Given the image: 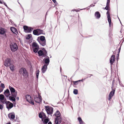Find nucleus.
I'll return each mask as SVG.
<instances>
[{"label": "nucleus", "mask_w": 124, "mask_h": 124, "mask_svg": "<svg viewBox=\"0 0 124 124\" xmlns=\"http://www.w3.org/2000/svg\"><path fill=\"white\" fill-rule=\"evenodd\" d=\"M54 115L56 116L55 118V123L56 124H60L62 121V118L60 116L61 114L60 112L57 110L54 114Z\"/></svg>", "instance_id": "f257e3e1"}, {"label": "nucleus", "mask_w": 124, "mask_h": 124, "mask_svg": "<svg viewBox=\"0 0 124 124\" xmlns=\"http://www.w3.org/2000/svg\"><path fill=\"white\" fill-rule=\"evenodd\" d=\"M45 108L48 115H51L53 114V108L49 106H45Z\"/></svg>", "instance_id": "f03ea898"}, {"label": "nucleus", "mask_w": 124, "mask_h": 124, "mask_svg": "<svg viewBox=\"0 0 124 124\" xmlns=\"http://www.w3.org/2000/svg\"><path fill=\"white\" fill-rule=\"evenodd\" d=\"M20 74H23V75L25 78H27L28 76V73L27 70L23 68H22L19 70Z\"/></svg>", "instance_id": "7ed1b4c3"}, {"label": "nucleus", "mask_w": 124, "mask_h": 124, "mask_svg": "<svg viewBox=\"0 0 124 124\" xmlns=\"http://www.w3.org/2000/svg\"><path fill=\"white\" fill-rule=\"evenodd\" d=\"M40 38V40H38L39 42L42 46H44L46 45V40L44 36H42L38 37V39Z\"/></svg>", "instance_id": "20e7f679"}, {"label": "nucleus", "mask_w": 124, "mask_h": 124, "mask_svg": "<svg viewBox=\"0 0 124 124\" xmlns=\"http://www.w3.org/2000/svg\"><path fill=\"white\" fill-rule=\"evenodd\" d=\"M9 88L10 91L12 96H14L15 97H16L17 92L16 91L15 89L10 86H9Z\"/></svg>", "instance_id": "39448f33"}, {"label": "nucleus", "mask_w": 124, "mask_h": 124, "mask_svg": "<svg viewBox=\"0 0 124 124\" xmlns=\"http://www.w3.org/2000/svg\"><path fill=\"white\" fill-rule=\"evenodd\" d=\"M11 60L9 58H7L4 61V65L6 67L10 66L11 64Z\"/></svg>", "instance_id": "423d86ee"}, {"label": "nucleus", "mask_w": 124, "mask_h": 124, "mask_svg": "<svg viewBox=\"0 0 124 124\" xmlns=\"http://www.w3.org/2000/svg\"><path fill=\"white\" fill-rule=\"evenodd\" d=\"M25 98L27 101L30 103L32 105H34L33 99L30 96L27 95L25 96Z\"/></svg>", "instance_id": "0eeeda50"}, {"label": "nucleus", "mask_w": 124, "mask_h": 124, "mask_svg": "<svg viewBox=\"0 0 124 124\" xmlns=\"http://www.w3.org/2000/svg\"><path fill=\"white\" fill-rule=\"evenodd\" d=\"M10 46L11 50L12 51H16L18 49L17 45L16 43H12L10 44Z\"/></svg>", "instance_id": "6e6552de"}, {"label": "nucleus", "mask_w": 124, "mask_h": 124, "mask_svg": "<svg viewBox=\"0 0 124 124\" xmlns=\"http://www.w3.org/2000/svg\"><path fill=\"white\" fill-rule=\"evenodd\" d=\"M35 101L37 103H41L42 100L41 96L39 94L38 97H35L34 99Z\"/></svg>", "instance_id": "1a4fd4ad"}, {"label": "nucleus", "mask_w": 124, "mask_h": 124, "mask_svg": "<svg viewBox=\"0 0 124 124\" xmlns=\"http://www.w3.org/2000/svg\"><path fill=\"white\" fill-rule=\"evenodd\" d=\"M5 103L6 104V108L8 110L13 106V104L10 102L9 101H6L5 102Z\"/></svg>", "instance_id": "9d476101"}, {"label": "nucleus", "mask_w": 124, "mask_h": 124, "mask_svg": "<svg viewBox=\"0 0 124 124\" xmlns=\"http://www.w3.org/2000/svg\"><path fill=\"white\" fill-rule=\"evenodd\" d=\"M39 56H43L45 57L47 55V52L46 50L44 52L42 50H39L38 52Z\"/></svg>", "instance_id": "9b49d317"}, {"label": "nucleus", "mask_w": 124, "mask_h": 124, "mask_svg": "<svg viewBox=\"0 0 124 124\" xmlns=\"http://www.w3.org/2000/svg\"><path fill=\"white\" fill-rule=\"evenodd\" d=\"M112 91H111L109 93V98L108 99V100L110 101L112 97L113 96L115 91V88L114 89H113L112 88Z\"/></svg>", "instance_id": "f8f14e48"}, {"label": "nucleus", "mask_w": 124, "mask_h": 124, "mask_svg": "<svg viewBox=\"0 0 124 124\" xmlns=\"http://www.w3.org/2000/svg\"><path fill=\"white\" fill-rule=\"evenodd\" d=\"M106 14L107 15L108 20L109 23V27H111V20L109 11H108L107 12Z\"/></svg>", "instance_id": "ddd939ff"}, {"label": "nucleus", "mask_w": 124, "mask_h": 124, "mask_svg": "<svg viewBox=\"0 0 124 124\" xmlns=\"http://www.w3.org/2000/svg\"><path fill=\"white\" fill-rule=\"evenodd\" d=\"M8 116L11 120L14 119L15 117V115L14 113H10L8 114Z\"/></svg>", "instance_id": "4468645a"}, {"label": "nucleus", "mask_w": 124, "mask_h": 124, "mask_svg": "<svg viewBox=\"0 0 124 124\" xmlns=\"http://www.w3.org/2000/svg\"><path fill=\"white\" fill-rule=\"evenodd\" d=\"M115 56L114 55H113L111 56L110 59V62L111 65L113 64V63L115 61Z\"/></svg>", "instance_id": "2eb2a0df"}, {"label": "nucleus", "mask_w": 124, "mask_h": 124, "mask_svg": "<svg viewBox=\"0 0 124 124\" xmlns=\"http://www.w3.org/2000/svg\"><path fill=\"white\" fill-rule=\"evenodd\" d=\"M0 100L3 103H5L6 99L4 98V96L2 94H0Z\"/></svg>", "instance_id": "dca6fc26"}, {"label": "nucleus", "mask_w": 124, "mask_h": 124, "mask_svg": "<svg viewBox=\"0 0 124 124\" xmlns=\"http://www.w3.org/2000/svg\"><path fill=\"white\" fill-rule=\"evenodd\" d=\"M23 29L24 30L28 32H30L32 31L31 27H28L26 26H24Z\"/></svg>", "instance_id": "f3484780"}, {"label": "nucleus", "mask_w": 124, "mask_h": 124, "mask_svg": "<svg viewBox=\"0 0 124 124\" xmlns=\"http://www.w3.org/2000/svg\"><path fill=\"white\" fill-rule=\"evenodd\" d=\"M47 58H44L43 60V61H44L45 63V64L44 65H46V66H48L50 62L49 57L48 56H47Z\"/></svg>", "instance_id": "a211bd4d"}, {"label": "nucleus", "mask_w": 124, "mask_h": 124, "mask_svg": "<svg viewBox=\"0 0 124 124\" xmlns=\"http://www.w3.org/2000/svg\"><path fill=\"white\" fill-rule=\"evenodd\" d=\"M39 118H42L43 117L45 118L46 117L45 114L43 112L40 113L39 114Z\"/></svg>", "instance_id": "6ab92c4d"}, {"label": "nucleus", "mask_w": 124, "mask_h": 124, "mask_svg": "<svg viewBox=\"0 0 124 124\" xmlns=\"http://www.w3.org/2000/svg\"><path fill=\"white\" fill-rule=\"evenodd\" d=\"M4 94L7 97H8L10 95L9 90L7 89L5 91Z\"/></svg>", "instance_id": "aec40b11"}, {"label": "nucleus", "mask_w": 124, "mask_h": 124, "mask_svg": "<svg viewBox=\"0 0 124 124\" xmlns=\"http://www.w3.org/2000/svg\"><path fill=\"white\" fill-rule=\"evenodd\" d=\"M94 15L97 19L99 18L101 16V14L98 11L96 12L95 13Z\"/></svg>", "instance_id": "412c9836"}, {"label": "nucleus", "mask_w": 124, "mask_h": 124, "mask_svg": "<svg viewBox=\"0 0 124 124\" xmlns=\"http://www.w3.org/2000/svg\"><path fill=\"white\" fill-rule=\"evenodd\" d=\"M47 66L46 65H44L42 68L41 70L43 73H44L46 70Z\"/></svg>", "instance_id": "4be33fe9"}, {"label": "nucleus", "mask_w": 124, "mask_h": 124, "mask_svg": "<svg viewBox=\"0 0 124 124\" xmlns=\"http://www.w3.org/2000/svg\"><path fill=\"white\" fill-rule=\"evenodd\" d=\"M6 32L4 29L1 27H0V34L4 35Z\"/></svg>", "instance_id": "5701e85b"}, {"label": "nucleus", "mask_w": 124, "mask_h": 124, "mask_svg": "<svg viewBox=\"0 0 124 124\" xmlns=\"http://www.w3.org/2000/svg\"><path fill=\"white\" fill-rule=\"evenodd\" d=\"M32 46L33 48H34V47H39L37 43L36 42H34L32 43Z\"/></svg>", "instance_id": "b1692460"}, {"label": "nucleus", "mask_w": 124, "mask_h": 124, "mask_svg": "<svg viewBox=\"0 0 124 124\" xmlns=\"http://www.w3.org/2000/svg\"><path fill=\"white\" fill-rule=\"evenodd\" d=\"M16 97H15L14 96H11L9 97V99L10 100L14 102L16 100Z\"/></svg>", "instance_id": "393cba45"}, {"label": "nucleus", "mask_w": 124, "mask_h": 124, "mask_svg": "<svg viewBox=\"0 0 124 124\" xmlns=\"http://www.w3.org/2000/svg\"><path fill=\"white\" fill-rule=\"evenodd\" d=\"M33 33L35 35H39V34L38 33V29L34 30L33 31Z\"/></svg>", "instance_id": "a878e982"}, {"label": "nucleus", "mask_w": 124, "mask_h": 124, "mask_svg": "<svg viewBox=\"0 0 124 124\" xmlns=\"http://www.w3.org/2000/svg\"><path fill=\"white\" fill-rule=\"evenodd\" d=\"M49 120L48 118H47L45 119L43 123L44 124H47Z\"/></svg>", "instance_id": "bb28decb"}, {"label": "nucleus", "mask_w": 124, "mask_h": 124, "mask_svg": "<svg viewBox=\"0 0 124 124\" xmlns=\"http://www.w3.org/2000/svg\"><path fill=\"white\" fill-rule=\"evenodd\" d=\"M39 48V47H34V48H33V52L35 53H37V52L38 51Z\"/></svg>", "instance_id": "cd10ccee"}, {"label": "nucleus", "mask_w": 124, "mask_h": 124, "mask_svg": "<svg viewBox=\"0 0 124 124\" xmlns=\"http://www.w3.org/2000/svg\"><path fill=\"white\" fill-rule=\"evenodd\" d=\"M78 119L79 122L80 124H83L84 123V122L82 121V119L80 117H78Z\"/></svg>", "instance_id": "c85d7f7f"}, {"label": "nucleus", "mask_w": 124, "mask_h": 124, "mask_svg": "<svg viewBox=\"0 0 124 124\" xmlns=\"http://www.w3.org/2000/svg\"><path fill=\"white\" fill-rule=\"evenodd\" d=\"M11 31L14 33H15V32H16L17 30L16 28L14 27H12L11 28Z\"/></svg>", "instance_id": "c756f323"}, {"label": "nucleus", "mask_w": 124, "mask_h": 124, "mask_svg": "<svg viewBox=\"0 0 124 124\" xmlns=\"http://www.w3.org/2000/svg\"><path fill=\"white\" fill-rule=\"evenodd\" d=\"M85 79H82L81 80H79L78 81H74L73 82L74 84L75 85H77L78 84V82H79V81H83V80H85Z\"/></svg>", "instance_id": "7c9ffc66"}, {"label": "nucleus", "mask_w": 124, "mask_h": 124, "mask_svg": "<svg viewBox=\"0 0 124 124\" xmlns=\"http://www.w3.org/2000/svg\"><path fill=\"white\" fill-rule=\"evenodd\" d=\"M10 68L11 70L13 71L14 70V65L13 64H11L10 66Z\"/></svg>", "instance_id": "2f4dec72"}, {"label": "nucleus", "mask_w": 124, "mask_h": 124, "mask_svg": "<svg viewBox=\"0 0 124 124\" xmlns=\"http://www.w3.org/2000/svg\"><path fill=\"white\" fill-rule=\"evenodd\" d=\"M38 32L39 34V35L43 33V30L40 29H38Z\"/></svg>", "instance_id": "473e14b6"}, {"label": "nucleus", "mask_w": 124, "mask_h": 124, "mask_svg": "<svg viewBox=\"0 0 124 124\" xmlns=\"http://www.w3.org/2000/svg\"><path fill=\"white\" fill-rule=\"evenodd\" d=\"M73 93L74 94H78V91L77 89H75L74 90Z\"/></svg>", "instance_id": "72a5a7b5"}, {"label": "nucleus", "mask_w": 124, "mask_h": 124, "mask_svg": "<svg viewBox=\"0 0 124 124\" xmlns=\"http://www.w3.org/2000/svg\"><path fill=\"white\" fill-rule=\"evenodd\" d=\"M31 37V34H28L27 35V37L26 38V39H29Z\"/></svg>", "instance_id": "f704fd0d"}, {"label": "nucleus", "mask_w": 124, "mask_h": 124, "mask_svg": "<svg viewBox=\"0 0 124 124\" xmlns=\"http://www.w3.org/2000/svg\"><path fill=\"white\" fill-rule=\"evenodd\" d=\"M0 86L3 89L5 88V85L3 83H1Z\"/></svg>", "instance_id": "c9c22d12"}, {"label": "nucleus", "mask_w": 124, "mask_h": 124, "mask_svg": "<svg viewBox=\"0 0 124 124\" xmlns=\"http://www.w3.org/2000/svg\"><path fill=\"white\" fill-rule=\"evenodd\" d=\"M109 5L107 4L106 7L105 8V9L107 10H108L109 8Z\"/></svg>", "instance_id": "e433bc0d"}, {"label": "nucleus", "mask_w": 124, "mask_h": 124, "mask_svg": "<svg viewBox=\"0 0 124 124\" xmlns=\"http://www.w3.org/2000/svg\"><path fill=\"white\" fill-rule=\"evenodd\" d=\"M3 108V105H2L0 104V109L2 110Z\"/></svg>", "instance_id": "4c0bfd02"}, {"label": "nucleus", "mask_w": 124, "mask_h": 124, "mask_svg": "<svg viewBox=\"0 0 124 124\" xmlns=\"http://www.w3.org/2000/svg\"><path fill=\"white\" fill-rule=\"evenodd\" d=\"M110 2V0H107V4L109 5V3Z\"/></svg>", "instance_id": "58836bf2"}, {"label": "nucleus", "mask_w": 124, "mask_h": 124, "mask_svg": "<svg viewBox=\"0 0 124 124\" xmlns=\"http://www.w3.org/2000/svg\"><path fill=\"white\" fill-rule=\"evenodd\" d=\"M36 72H37V73H36V75H39V70H37L36 71Z\"/></svg>", "instance_id": "ea45409f"}, {"label": "nucleus", "mask_w": 124, "mask_h": 124, "mask_svg": "<svg viewBox=\"0 0 124 124\" xmlns=\"http://www.w3.org/2000/svg\"><path fill=\"white\" fill-rule=\"evenodd\" d=\"M76 11L77 12H78L79 11V10H76L75 9H73L72 10L71 12H72V11Z\"/></svg>", "instance_id": "a19ab883"}, {"label": "nucleus", "mask_w": 124, "mask_h": 124, "mask_svg": "<svg viewBox=\"0 0 124 124\" xmlns=\"http://www.w3.org/2000/svg\"><path fill=\"white\" fill-rule=\"evenodd\" d=\"M52 0L54 3L55 4L56 3H57L56 0Z\"/></svg>", "instance_id": "79ce46f5"}, {"label": "nucleus", "mask_w": 124, "mask_h": 124, "mask_svg": "<svg viewBox=\"0 0 124 124\" xmlns=\"http://www.w3.org/2000/svg\"><path fill=\"white\" fill-rule=\"evenodd\" d=\"M3 2V4H4V5H5V6H6V7H7V5H6V3L4 2Z\"/></svg>", "instance_id": "37998d69"}, {"label": "nucleus", "mask_w": 124, "mask_h": 124, "mask_svg": "<svg viewBox=\"0 0 124 124\" xmlns=\"http://www.w3.org/2000/svg\"><path fill=\"white\" fill-rule=\"evenodd\" d=\"M48 124H52V123L50 121L48 122Z\"/></svg>", "instance_id": "c03bdc74"}, {"label": "nucleus", "mask_w": 124, "mask_h": 124, "mask_svg": "<svg viewBox=\"0 0 124 124\" xmlns=\"http://www.w3.org/2000/svg\"><path fill=\"white\" fill-rule=\"evenodd\" d=\"M0 3L1 4H3V2H2L0 0Z\"/></svg>", "instance_id": "a18cd8bd"}, {"label": "nucleus", "mask_w": 124, "mask_h": 124, "mask_svg": "<svg viewBox=\"0 0 124 124\" xmlns=\"http://www.w3.org/2000/svg\"><path fill=\"white\" fill-rule=\"evenodd\" d=\"M16 99L17 100H19V98L18 97L17 98H16Z\"/></svg>", "instance_id": "49530a36"}, {"label": "nucleus", "mask_w": 124, "mask_h": 124, "mask_svg": "<svg viewBox=\"0 0 124 124\" xmlns=\"http://www.w3.org/2000/svg\"><path fill=\"white\" fill-rule=\"evenodd\" d=\"M89 75L90 76V77H90L91 76H92L93 75H92V74H90Z\"/></svg>", "instance_id": "de8ad7c7"}, {"label": "nucleus", "mask_w": 124, "mask_h": 124, "mask_svg": "<svg viewBox=\"0 0 124 124\" xmlns=\"http://www.w3.org/2000/svg\"><path fill=\"white\" fill-rule=\"evenodd\" d=\"M36 75V76H37V78H38L39 75Z\"/></svg>", "instance_id": "09e8293b"}, {"label": "nucleus", "mask_w": 124, "mask_h": 124, "mask_svg": "<svg viewBox=\"0 0 124 124\" xmlns=\"http://www.w3.org/2000/svg\"><path fill=\"white\" fill-rule=\"evenodd\" d=\"M7 124H11L10 123V122H9Z\"/></svg>", "instance_id": "8fccbe9b"}, {"label": "nucleus", "mask_w": 124, "mask_h": 124, "mask_svg": "<svg viewBox=\"0 0 124 124\" xmlns=\"http://www.w3.org/2000/svg\"><path fill=\"white\" fill-rule=\"evenodd\" d=\"M43 119H42V121H43Z\"/></svg>", "instance_id": "3c124183"}, {"label": "nucleus", "mask_w": 124, "mask_h": 124, "mask_svg": "<svg viewBox=\"0 0 124 124\" xmlns=\"http://www.w3.org/2000/svg\"><path fill=\"white\" fill-rule=\"evenodd\" d=\"M5 35L6 36V34H5Z\"/></svg>", "instance_id": "603ef678"}]
</instances>
